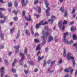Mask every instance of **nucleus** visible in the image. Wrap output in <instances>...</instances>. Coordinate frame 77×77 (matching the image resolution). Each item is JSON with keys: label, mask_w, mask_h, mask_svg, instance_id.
Instances as JSON below:
<instances>
[{"label": "nucleus", "mask_w": 77, "mask_h": 77, "mask_svg": "<svg viewBox=\"0 0 77 77\" xmlns=\"http://www.w3.org/2000/svg\"><path fill=\"white\" fill-rule=\"evenodd\" d=\"M43 40L44 41L43 42H42V45H44V44H45L46 42V40Z\"/></svg>", "instance_id": "nucleus-36"}, {"label": "nucleus", "mask_w": 77, "mask_h": 77, "mask_svg": "<svg viewBox=\"0 0 77 77\" xmlns=\"http://www.w3.org/2000/svg\"><path fill=\"white\" fill-rule=\"evenodd\" d=\"M63 25H64V24H67V21H66V20H64L63 23Z\"/></svg>", "instance_id": "nucleus-43"}, {"label": "nucleus", "mask_w": 77, "mask_h": 77, "mask_svg": "<svg viewBox=\"0 0 77 77\" xmlns=\"http://www.w3.org/2000/svg\"><path fill=\"white\" fill-rule=\"evenodd\" d=\"M63 56L64 57H65L66 55V50L64 49L63 51Z\"/></svg>", "instance_id": "nucleus-15"}, {"label": "nucleus", "mask_w": 77, "mask_h": 77, "mask_svg": "<svg viewBox=\"0 0 77 77\" xmlns=\"http://www.w3.org/2000/svg\"><path fill=\"white\" fill-rule=\"evenodd\" d=\"M64 15L65 17H67V15H68V12H67V11H65L64 14Z\"/></svg>", "instance_id": "nucleus-29"}, {"label": "nucleus", "mask_w": 77, "mask_h": 77, "mask_svg": "<svg viewBox=\"0 0 77 77\" xmlns=\"http://www.w3.org/2000/svg\"><path fill=\"white\" fill-rule=\"evenodd\" d=\"M4 69H5V68L3 67H2L0 69V71H1V77H3V75L5 74V71H4Z\"/></svg>", "instance_id": "nucleus-5"}, {"label": "nucleus", "mask_w": 77, "mask_h": 77, "mask_svg": "<svg viewBox=\"0 0 77 77\" xmlns=\"http://www.w3.org/2000/svg\"><path fill=\"white\" fill-rule=\"evenodd\" d=\"M48 65H49V64H50V63L51 62V60H48Z\"/></svg>", "instance_id": "nucleus-57"}, {"label": "nucleus", "mask_w": 77, "mask_h": 77, "mask_svg": "<svg viewBox=\"0 0 77 77\" xmlns=\"http://www.w3.org/2000/svg\"><path fill=\"white\" fill-rule=\"evenodd\" d=\"M37 8L38 9V13L39 14V13H41V8L40 7H37Z\"/></svg>", "instance_id": "nucleus-25"}, {"label": "nucleus", "mask_w": 77, "mask_h": 77, "mask_svg": "<svg viewBox=\"0 0 77 77\" xmlns=\"http://www.w3.org/2000/svg\"><path fill=\"white\" fill-rule=\"evenodd\" d=\"M14 6H16V8H17L18 6V3H17V1H15L14 2Z\"/></svg>", "instance_id": "nucleus-27"}, {"label": "nucleus", "mask_w": 77, "mask_h": 77, "mask_svg": "<svg viewBox=\"0 0 77 77\" xmlns=\"http://www.w3.org/2000/svg\"><path fill=\"white\" fill-rule=\"evenodd\" d=\"M6 10V9L2 8H0V11H5Z\"/></svg>", "instance_id": "nucleus-52"}, {"label": "nucleus", "mask_w": 77, "mask_h": 77, "mask_svg": "<svg viewBox=\"0 0 77 77\" xmlns=\"http://www.w3.org/2000/svg\"><path fill=\"white\" fill-rule=\"evenodd\" d=\"M13 12L14 14V15H17V13H18V12H17V11L14 10H13Z\"/></svg>", "instance_id": "nucleus-38"}, {"label": "nucleus", "mask_w": 77, "mask_h": 77, "mask_svg": "<svg viewBox=\"0 0 77 77\" xmlns=\"http://www.w3.org/2000/svg\"><path fill=\"white\" fill-rule=\"evenodd\" d=\"M24 17L26 20V21H30L32 20V18H31V16L30 15H29V19H28V17H27L26 16H25Z\"/></svg>", "instance_id": "nucleus-10"}, {"label": "nucleus", "mask_w": 77, "mask_h": 77, "mask_svg": "<svg viewBox=\"0 0 77 77\" xmlns=\"http://www.w3.org/2000/svg\"><path fill=\"white\" fill-rule=\"evenodd\" d=\"M68 35V32H66L64 34L63 37V42L65 44H68V41L66 39V36Z\"/></svg>", "instance_id": "nucleus-3"}, {"label": "nucleus", "mask_w": 77, "mask_h": 77, "mask_svg": "<svg viewBox=\"0 0 77 77\" xmlns=\"http://www.w3.org/2000/svg\"><path fill=\"white\" fill-rule=\"evenodd\" d=\"M8 7H12V3L11 2H10L8 3Z\"/></svg>", "instance_id": "nucleus-41"}, {"label": "nucleus", "mask_w": 77, "mask_h": 77, "mask_svg": "<svg viewBox=\"0 0 77 77\" xmlns=\"http://www.w3.org/2000/svg\"><path fill=\"white\" fill-rule=\"evenodd\" d=\"M55 61H53L51 63V66H53L54 65V63H55Z\"/></svg>", "instance_id": "nucleus-37"}, {"label": "nucleus", "mask_w": 77, "mask_h": 77, "mask_svg": "<svg viewBox=\"0 0 77 77\" xmlns=\"http://www.w3.org/2000/svg\"><path fill=\"white\" fill-rule=\"evenodd\" d=\"M20 55L22 56V57L21 58V59L19 61V62H21V61H23V60H24V54H23V53H20Z\"/></svg>", "instance_id": "nucleus-8"}, {"label": "nucleus", "mask_w": 77, "mask_h": 77, "mask_svg": "<svg viewBox=\"0 0 77 77\" xmlns=\"http://www.w3.org/2000/svg\"><path fill=\"white\" fill-rule=\"evenodd\" d=\"M4 62L6 65H9V63H8V60H4Z\"/></svg>", "instance_id": "nucleus-24"}, {"label": "nucleus", "mask_w": 77, "mask_h": 77, "mask_svg": "<svg viewBox=\"0 0 77 77\" xmlns=\"http://www.w3.org/2000/svg\"><path fill=\"white\" fill-rule=\"evenodd\" d=\"M20 30H19L17 34V36L16 37V39H18L20 36Z\"/></svg>", "instance_id": "nucleus-21"}, {"label": "nucleus", "mask_w": 77, "mask_h": 77, "mask_svg": "<svg viewBox=\"0 0 77 77\" xmlns=\"http://www.w3.org/2000/svg\"><path fill=\"white\" fill-rule=\"evenodd\" d=\"M45 50L46 52H48V48H45Z\"/></svg>", "instance_id": "nucleus-58"}, {"label": "nucleus", "mask_w": 77, "mask_h": 77, "mask_svg": "<svg viewBox=\"0 0 77 77\" xmlns=\"http://www.w3.org/2000/svg\"><path fill=\"white\" fill-rule=\"evenodd\" d=\"M4 48V46H1L0 47V48H1V49H2V48Z\"/></svg>", "instance_id": "nucleus-62"}, {"label": "nucleus", "mask_w": 77, "mask_h": 77, "mask_svg": "<svg viewBox=\"0 0 77 77\" xmlns=\"http://www.w3.org/2000/svg\"><path fill=\"white\" fill-rule=\"evenodd\" d=\"M73 47H77V43H75L73 45Z\"/></svg>", "instance_id": "nucleus-56"}, {"label": "nucleus", "mask_w": 77, "mask_h": 77, "mask_svg": "<svg viewBox=\"0 0 77 77\" xmlns=\"http://www.w3.org/2000/svg\"><path fill=\"white\" fill-rule=\"evenodd\" d=\"M0 2H1V3H3V4L5 3V2H3V1H2V0H0Z\"/></svg>", "instance_id": "nucleus-63"}, {"label": "nucleus", "mask_w": 77, "mask_h": 77, "mask_svg": "<svg viewBox=\"0 0 77 77\" xmlns=\"http://www.w3.org/2000/svg\"><path fill=\"white\" fill-rule=\"evenodd\" d=\"M27 63H29L30 65H33V63L32 61L30 62L29 61H27Z\"/></svg>", "instance_id": "nucleus-34"}, {"label": "nucleus", "mask_w": 77, "mask_h": 77, "mask_svg": "<svg viewBox=\"0 0 77 77\" xmlns=\"http://www.w3.org/2000/svg\"><path fill=\"white\" fill-rule=\"evenodd\" d=\"M24 54H27V48H25Z\"/></svg>", "instance_id": "nucleus-23"}, {"label": "nucleus", "mask_w": 77, "mask_h": 77, "mask_svg": "<svg viewBox=\"0 0 77 77\" xmlns=\"http://www.w3.org/2000/svg\"><path fill=\"white\" fill-rule=\"evenodd\" d=\"M51 18L52 19H54L55 18V16H52L51 17Z\"/></svg>", "instance_id": "nucleus-59"}, {"label": "nucleus", "mask_w": 77, "mask_h": 77, "mask_svg": "<svg viewBox=\"0 0 77 77\" xmlns=\"http://www.w3.org/2000/svg\"><path fill=\"white\" fill-rule=\"evenodd\" d=\"M50 70H51L50 68H48V72L49 73H52V72H54V70L50 71Z\"/></svg>", "instance_id": "nucleus-18"}, {"label": "nucleus", "mask_w": 77, "mask_h": 77, "mask_svg": "<svg viewBox=\"0 0 77 77\" xmlns=\"http://www.w3.org/2000/svg\"><path fill=\"white\" fill-rule=\"evenodd\" d=\"M14 21H17L18 20V17H15L14 18Z\"/></svg>", "instance_id": "nucleus-46"}, {"label": "nucleus", "mask_w": 77, "mask_h": 77, "mask_svg": "<svg viewBox=\"0 0 77 77\" xmlns=\"http://www.w3.org/2000/svg\"><path fill=\"white\" fill-rule=\"evenodd\" d=\"M75 9L74 8L72 9V11L71 12V14H74V13H75Z\"/></svg>", "instance_id": "nucleus-31"}, {"label": "nucleus", "mask_w": 77, "mask_h": 77, "mask_svg": "<svg viewBox=\"0 0 77 77\" xmlns=\"http://www.w3.org/2000/svg\"><path fill=\"white\" fill-rule=\"evenodd\" d=\"M16 62H17V60H14L12 65V67H14V65H15V63H16Z\"/></svg>", "instance_id": "nucleus-28"}, {"label": "nucleus", "mask_w": 77, "mask_h": 77, "mask_svg": "<svg viewBox=\"0 0 77 77\" xmlns=\"http://www.w3.org/2000/svg\"><path fill=\"white\" fill-rule=\"evenodd\" d=\"M53 39V37L51 36H49L48 39V42H50Z\"/></svg>", "instance_id": "nucleus-13"}, {"label": "nucleus", "mask_w": 77, "mask_h": 77, "mask_svg": "<svg viewBox=\"0 0 77 77\" xmlns=\"http://www.w3.org/2000/svg\"><path fill=\"white\" fill-rule=\"evenodd\" d=\"M25 33L26 35H29V31H28L27 30H25Z\"/></svg>", "instance_id": "nucleus-35"}, {"label": "nucleus", "mask_w": 77, "mask_h": 77, "mask_svg": "<svg viewBox=\"0 0 77 77\" xmlns=\"http://www.w3.org/2000/svg\"><path fill=\"white\" fill-rule=\"evenodd\" d=\"M46 65V63L45 62V60H44V63H43V66H45Z\"/></svg>", "instance_id": "nucleus-44"}, {"label": "nucleus", "mask_w": 77, "mask_h": 77, "mask_svg": "<svg viewBox=\"0 0 77 77\" xmlns=\"http://www.w3.org/2000/svg\"><path fill=\"white\" fill-rule=\"evenodd\" d=\"M68 70H69V72H70L71 74L73 72V69H72L71 67H69L68 68Z\"/></svg>", "instance_id": "nucleus-14"}, {"label": "nucleus", "mask_w": 77, "mask_h": 77, "mask_svg": "<svg viewBox=\"0 0 77 77\" xmlns=\"http://www.w3.org/2000/svg\"><path fill=\"white\" fill-rule=\"evenodd\" d=\"M46 24H48V22H46L45 23H44V22L43 21H42L41 22L39 23V24H37L35 26V28L37 29H38L39 28V26L41 25H45Z\"/></svg>", "instance_id": "nucleus-4"}, {"label": "nucleus", "mask_w": 77, "mask_h": 77, "mask_svg": "<svg viewBox=\"0 0 77 77\" xmlns=\"http://www.w3.org/2000/svg\"><path fill=\"white\" fill-rule=\"evenodd\" d=\"M24 72L26 74H28V71L26 70H25Z\"/></svg>", "instance_id": "nucleus-48"}, {"label": "nucleus", "mask_w": 77, "mask_h": 77, "mask_svg": "<svg viewBox=\"0 0 77 77\" xmlns=\"http://www.w3.org/2000/svg\"><path fill=\"white\" fill-rule=\"evenodd\" d=\"M15 30V28H13L10 30V32L11 33H12L13 31H14Z\"/></svg>", "instance_id": "nucleus-40"}, {"label": "nucleus", "mask_w": 77, "mask_h": 77, "mask_svg": "<svg viewBox=\"0 0 77 77\" xmlns=\"http://www.w3.org/2000/svg\"><path fill=\"white\" fill-rule=\"evenodd\" d=\"M0 36L1 37V40H3L4 39V35L3 34V33L1 31V27L0 26Z\"/></svg>", "instance_id": "nucleus-6"}, {"label": "nucleus", "mask_w": 77, "mask_h": 77, "mask_svg": "<svg viewBox=\"0 0 77 77\" xmlns=\"http://www.w3.org/2000/svg\"><path fill=\"white\" fill-rule=\"evenodd\" d=\"M44 57V56H43L42 57H40V56H39L38 58V60L39 61V60H42V59H43Z\"/></svg>", "instance_id": "nucleus-22"}, {"label": "nucleus", "mask_w": 77, "mask_h": 77, "mask_svg": "<svg viewBox=\"0 0 77 77\" xmlns=\"http://www.w3.org/2000/svg\"><path fill=\"white\" fill-rule=\"evenodd\" d=\"M20 47V46L19 45H18L17 46H14V48H16V49H17L15 51V53L16 54V53H17L18 51H19V48Z\"/></svg>", "instance_id": "nucleus-11"}, {"label": "nucleus", "mask_w": 77, "mask_h": 77, "mask_svg": "<svg viewBox=\"0 0 77 77\" xmlns=\"http://www.w3.org/2000/svg\"><path fill=\"white\" fill-rule=\"evenodd\" d=\"M39 36V34L38 33H35V36Z\"/></svg>", "instance_id": "nucleus-51"}, {"label": "nucleus", "mask_w": 77, "mask_h": 77, "mask_svg": "<svg viewBox=\"0 0 77 77\" xmlns=\"http://www.w3.org/2000/svg\"><path fill=\"white\" fill-rule=\"evenodd\" d=\"M72 42H73V41L71 40L69 42H68V43H66V44H72Z\"/></svg>", "instance_id": "nucleus-47"}, {"label": "nucleus", "mask_w": 77, "mask_h": 77, "mask_svg": "<svg viewBox=\"0 0 77 77\" xmlns=\"http://www.w3.org/2000/svg\"><path fill=\"white\" fill-rule=\"evenodd\" d=\"M34 16H36L37 18H38L39 17V15L38 14H35Z\"/></svg>", "instance_id": "nucleus-42"}, {"label": "nucleus", "mask_w": 77, "mask_h": 77, "mask_svg": "<svg viewBox=\"0 0 77 77\" xmlns=\"http://www.w3.org/2000/svg\"><path fill=\"white\" fill-rule=\"evenodd\" d=\"M73 40H76L77 39V36L75 35H73Z\"/></svg>", "instance_id": "nucleus-20"}, {"label": "nucleus", "mask_w": 77, "mask_h": 77, "mask_svg": "<svg viewBox=\"0 0 77 77\" xmlns=\"http://www.w3.org/2000/svg\"><path fill=\"white\" fill-rule=\"evenodd\" d=\"M11 71L12 72H13V73L16 72V70L15 69H12Z\"/></svg>", "instance_id": "nucleus-33"}, {"label": "nucleus", "mask_w": 77, "mask_h": 77, "mask_svg": "<svg viewBox=\"0 0 77 77\" xmlns=\"http://www.w3.org/2000/svg\"><path fill=\"white\" fill-rule=\"evenodd\" d=\"M42 33L44 35L42 36V38L43 39V40H46L47 36L50 35V32H48V31L47 32H45L44 31H43Z\"/></svg>", "instance_id": "nucleus-2"}, {"label": "nucleus", "mask_w": 77, "mask_h": 77, "mask_svg": "<svg viewBox=\"0 0 77 77\" xmlns=\"http://www.w3.org/2000/svg\"><path fill=\"white\" fill-rule=\"evenodd\" d=\"M75 16H76V14H74L72 16V18H75Z\"/></svg>", "instance_id": "nucleus-64"}, {"label": "nucleus", "mask_w": 77, "mask_h": 77, "mask_svg": "<svg viewBox=\"0 0 77 77\" xmlns=\"http://www.w3.org/2000/svg\"><path fill=\"white\" fill-rule=\"evenodd\" d=\"M62 21L60 20L58 22V27L60 28H61V27L62 26Z\"/></svg>", "instance_id": "nucleus-12"}, {"label": "nucleus", "mask_w": 77, "mask_h": 77, "mask_svg": "<svg viewBox=\"0 0 77 77\" xmlns=\"http://www.w3.org/2000/svg\"><path fill=\"white\" fill-rule=\"evenodd\" d=\"M5 20H0V23L1 24H3V23H5Z\"/></svg>", "instance_id": "nucleus-30"}, {"label": "nucleus", "mask_w": 77, "mask_h": 77, "mask_svg": "<svg viewBox=\"0 0 77 77\" xmlns=\"http://www.w3.org/2000/svg\"><path fill=\"white\" fill-rule=\"evenodd\" d=\"M62 60H61L58 61V63L59 64H61L62 63Z\"/></svg>", "instance_id": "nucleus-49"}, {"label": "nucleus", "mask_w": 77, "mask_h": 77, "mask_svg": "<svg viewBox=\"0 0 77 77\" xmlns=\"http://www.w3.org/2000/svg\"><path fill=\"white\" fill-rule=\"evenodd\" d=\"M36 50H40L41 48L40 47V45H38L36 48Z\"/></svg>", "instance_id": "nucleus-16"}, {"label": "nucleus", "mask_w": 77, "mask_h": 77, "mask_svg": "<svg viewBox=\"0 0 77 77\" xmlns=\"http://www.w3.org/2000/svg\"><path fill=\"white\" fill-rule=\"evenodd\" d=\"M60 11L62 12H64L65 10H64V8L63 7H61L60 9Z\"/></svg>", "instance_id": "nucleus-19"}, {"label": "nucleus", "mask_w": 77, "mask_h": 77, "mask_svg": "<svg viewBox=\"0 0 77 77\" xmlns=\"http://www.w3.org/2000/svg\"><path fill=\"white\" fill-rule=\"evenodd\" d=\"M68 57H67V59L68 60H70L71 59L72 60V65L73 66L75 67V60H74V58L72 56V54L69 52L67 54Z\"/></svg>", "instance_id": "nucleus-1"}, {"label": "nucleus", "mask_w": 77, "mask_h": 77, "mask_svg": "<svg viewBox=\"0 0 77 77\" xmlns=\"http://www.w3.org/2000/svg\"><path fill=\"white\" fill-rule=\"evenodd\" d=\"M38 71V68H37L35 69H34V71L35 72H36Z\"/></svg>", "instance_id": "nucleus-50"}, {"label": "nucleus", "mask_w": 77, "mask_h": 77, "mask_svg": "<svg viewBox=\"0 0 77 77\" xmlns=\"http://www.w3.org/2000/svg\"><path fill=\"white\" fill-rule=\"evenodd\" d=\"M31 31L32 35H34V32H33V31L32 30Z\"/></svg>", "instance_id": "nucleus-61"}, {"label": "nucleus", "mask_w": 77, "mask_h": 77, "mask_svg": "<svg viewBox=\"0 0 77 77\" xmlns=\"http://www.w3.org/2000/svg\"><path fill=\"white\" fill-rule=\"evenodd\" d=\"M50 8L48 7L46 11V15L48 17H49V16H50V14L49 13L50 11Z\"/></svg>", "instance_id": "nucleus-9"}, {"label": "nucleus", "mask_w": 77, "mask_h": 77, "mask_svg": "<svg viewBox=\"0 0 77 77\" xmlns=\"http://www.w3.org/2000/svg\"><path fill=\"white\" fill-rule=\"evenodd\" d=\"M76 29L75 28H74V27H71L70 29V30L71 32H72V31H73V32H74V31H75V30Z\"/></svg>", "instance_id": "nucleus-17"}, {"label": "nucleus", "mask_w": 77, "mask_h": 77, "mask_svg": "<svg viewBox=\"0 0 77 77\" xmlns=\"http://www.w3.org/2000/svg\"><path fill=\"white\" fill-rule=\"evenodd\" d=\"M74 22L73 21H72L70 23L69 25H72V24H74Z\"/></svg>", "instance_id": "nucleus-60"}, {"label": "nucleus", "mask_w": 77, "mask_h": 77, "mask_svg": "<svg viewBox=\"0 0 77 77\" xmlns=\"http://www.w3.org/2000/svg\"><path fill=\"white\" fill-rule=\"evenodd\" d=\"M64 72H69V70H68V69H64Z\"/></svg>", "instance_id": "nucleus-39"}, {"label": "nucleus", "mask_w": 77, "mask_h": 77, "mask_svg": "<svg viewBox=\"0 0 77 77\" xmlns=\"http://www.w3.org/2000/svg\"><path fill=\"white\" fill-rule=\"evenodd\" d=\"M48 21L50 24H52V23H53V20L52 19H49L48 20Z\"/></svg>", "instance_id": "nucleus-26"}, {"label": "nucleus", "mask_w": 77, "mask_h": 77, "mask_svg": "<svg viewBox=\"0 0 77 77\" xmlns=\"http://www.w3.org/2000/svg\"><path fill=\"white\" fill-rule=\"evenodd\" d=\"M28 3V0H26V3H24V0H23L21 2L22 5V7H24V6H26V4Z\"/></svg>", "instance_id": "nucleus-7"}, {"label": "nucleus", "mask_w": 77, "mask_h": 77, "mask_svg": "<svg viewBox=\"0 0 77 77\" xmlns=\"http://www.w3.org/2000/svg\"><path fill=\"white\" fill-rule=\"evenodd\" d=\"M22 14L23 15V16H24L25 15V14H26V12H25V11H23L22 13Z\"/></svg>", "instance_id": "nucleus-53"}, {"label": "nucleus", "mask_w": 77, "mask_h": 77, "mask_svg": "<svg viewBox=\"0 0 77 77\" xmlns=\"http://www.w3.org/2000/svg\"><path fill=\"white\" fill-rule=\"evenodd\" d=\"M69 77V75L68 74H66V75L64 76V77Z\"/></svg>", "instance_id": "nucleus-55"}, {"label": "nucleus", "mask_w": 77, "mask_h": 77, "mask_svg": "<svg viewBox=\"0 0 77 77\" xmlns=\"http://www.w3.org/2000/svg\"><path fill=\"white\" fill-rule=\"evenodd\" d=\"M34 41L36 43H37V42H39V40H38L37 39H35Z\"/></svg>", "instance_id": "nucleus-45"}, {"label": "nucleus", "mask_w": 77, "mask_h": 77, "mask_svg": "<svg viewBox=\"0 0 77 77\" xmlns=\"http://www.w3.org/2000/svg\"><path fill=\"white\" fill-rule=\"evenodd\" d=\"M45 4L46 5V8H48V6H49V4H48L47 3V2L45 1Z\"/></svg>", "instance_id": "nucleus-32"}, {"label": "nucleus", "mask_w": 77, "mask_h": 77, "mask_svg": "<svg viewBox=\"0 0 77 77\" xmlns=\"http://www.w3.org/2000/svg\"><path fill=\"white\" fill-rule=\"evenodd\" d=\"M36 1H35L34 2V5H36L37 3H38V0H35Z\"/></svg>", "instance_id": "nucleus-54"}]
</instances>
